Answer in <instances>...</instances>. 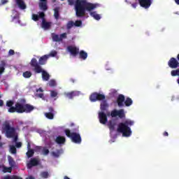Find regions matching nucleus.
<instances>
[{
	"label": "nucleus",
	"instance_id": "5",
	"mask_svg": "<svg viewBox=\"0 0 179 179\" xmlns=\"http://www.w3.org/2000/svg\"><path fill=\"white\" fill-rule=\"evenodd\" d=\"M79 132V127L73 129L72 132L69 129H66L64 130V133L67 138H70L71 141L73 143L80 144L82 143V137L80 136V134Z\"/></svg>",
	"mask_w": 179,
	"mask_h": 179
},
{
	"label": "nucleus",
	"instance_id": "19",
	"mask_svg": "<svg viewBox=\"0 0 179 179\" xmlns=\"http://www.w3.org/2000/svg\"><path fill=\"white\" fill-rule=\"evenodd\" d=\"M79 93H80L79 92L72 91L71 92H65L64 95L68 99H73V97H75L76 96H79Z\"/></svg>",
	"mask_w": 179,
	"mask_h": 179
},
{
	"label": "nucleus",
	"instance_id": "64",
	"mask_svg": "<svg viewBox=\"0 0 179 179\" xmlns=\"http://www.w3.org/2000/svg\"><path fill=\"white\" fill-rule=\"evenodd\" d=\"M61 1H64V0H61Z\"/></svg>",
	"mask_w": 179,
	"mask_h": 179
},
{
	"label": "nucleus",
	"instance_id": "51",
	"mask_svg": "<svg viewBox=\"0 0 179 179\" xmlns=\"http://www.w3.org/2000/svg\"><path fill=\"white\" fill-rule=\"evenodd\" d=\"M132 8H134V9L136 8V7L138 6V3H134L131 4Z\"/></svg>",
	"mask_w": 179,
	"mask_h": 179
},
{
	"label": "nucleus",
	"instance_id": "61",
	"mask_svg": "<svg viewBox=\"0 0 179 179\" xmlns=\"http://www.w3.org/2000/svg\"><path fill=\"white\" fill-rule=\"evenodd\" d=\"M74 124L73 123H71V127H73Z\"/></svg>",
	"mask_w": 179,
	"mask_h": 179
},
{
	"label": "nucleus",
	"instance_id": "12",
	"mask_svg": "<svg viewBox=\"0 0 179 179\" xmlns=\"http://www.w3.org/2000/svg\"><path fill=\"white\" fill-rule=\"evenodd\" d=\"M168 65L169 68L176 69V68H178L179 62L176 58L171 57L168 62Z\"/></svg>",
	"mask_w": 179,
	"mask_h": 179
},
{
	"label": "nucleus",
	"instance_id": "58",
	"mask_svg": "<svg viewBox=\"0 0 179 179\" xmlns=\"http://www.w3.org/2000/svg\"><path fill=\"white\" fill-rule=\"evenodd\" d=\"M27 148H28L29 150H30V143H28Z\"/></svg>",
	"mask_w": 179,
	"mask_h": 179
},
{
	"label": "nucleus",
	"instance_id": "38",
	"mask_svg": "<svg viewBox=\"0 0 179 179\" xmlns=\"http://www.w3.org/2000/svg\"><path fill=\"white\" fill-rule=\"evenodd\" d=\"M10 150L13 155H16L17 150H16V147H15V145H11L10 148Z\"/></svg>",
	"mask_w": 179,
	"mask_h": 179
},
{
	"label": "nucleus",
	"instance_id": "63",
	"mask_svg": "<svg viewBox=\"0 0 179 179\" xmlns=\"http://www.w3.org/2000/svg\"><path fill=\"white\" fill-rule=\"evenodd\" d=\"M1 97H2V96L0 95V99H1Z\"/></svg>",
	"mask_w": 179,
	"mask_h": 179
},
{
	"label": "nucleus",
	"instance_id": "46",
	"mask_svg": "<svg viewBox=\"0 0 179 179\" xmlns=\"http://www.w3.org/2000/svg\"><path fill=\"white\" fill-rule=\"evenodd\" d=\"M50 55V57H56L57 56V51L55 50H53L52 51L50 55Z\"/></svg>",
	"mask_w": 179,
	"mask_h": 179
},
{
	"label": "nucleus",
	"instance_id": "15",
	"mask_svg": "<svg viewBox=\"0 0 179 179\" xmlns=\"http://www.w3.org/2000/svg\"><path fill=\"white\" fill-rule=\"evenodd\" d=\"M118 107H124L125 96L123 94H119L116 99Z\"/></svg>",
	"mask_w": 179,
	"mask_h": 179
},
{
	"label": "nucleus",
	"instance_id": "24",
	"mask_svg": "<svg viewBox=\"0 0 179 179\" xmlns=\"http://www.w3.org/2000/svg\"><path fill=\"white\" fill-rule=\"evenodd\" d=\"M16 3L18 5L20 9H26V4L23 0H16Z\"/></svg>",
	"mask_w": 179,
	"mask_h": 179
},
{
	"label": "nucleus",
	"instance_id": "9",
	"mask_svg": "<svg viewBox=\"0 0 179 179\" xmlns=\"http://www.w3.org/2000/svg\"><path fill=\"white\" fill-rule=\"evenodd\" d=\"M110 117H112V118H115V117H119L120 119L125 118V111L124 109H114L110 112Z\"/></svg>",
	"mask_w": 179,
	"mask_h": 179
},
{
	"label": "nucleus",
	"instance_id": "33",
	"mask_svg": "<svg viewBox=\"0 0 179 179\" xmlns=\"http://www.w3.org/2000/svg\"><path fill=\"white\" fill-rule=\"evenodd\" d=\"M27 156L28 158L33 157V156H34V150H28Z\"/></svg>",
	"mask_w": 179,
	"mask_h": 179
},
{
	"label": "nucleus",
	"instance_id": "47",
	"mask_svg": "<svg viewBox=\"0 0 179 179\" xmlns=\"http://www.w3.org/2000/svg\"><path fill=\"white\" fill-rule=\"evenodd\" d=\"M36 97H39V99H43V100H44V94L43 93L36 94Z\"/></svg>",
	"mask_w": 179,
	"mask_h": 179
},
{
	"label": "nucleus",
	"instance_id": "52",
	"mask_svg": "<svg viewBox=\"0 0 179 179\" xmlns=\"http://www.w3.org/2000/svg\"><path fill=\"white\" fill-rule=\"evenodd\" d=\"M49 113H54V108L53 107H50L49 108Z\"/></svg>",
	"mask_w": 179,
	"mask_h": 179
},
{
	"label": "nucleus",
	"instance_id": "36",
	"mask_svg": "<svg viewBox=\"0 0 179 179\" xmlns=\"http://www.w3.org/2000/svg\"><path fill=\"white\" fill-rule=\"evenodd\" d=\"M58 96V92L55 90L50 91V97L54 99V97H57Z\"/></svg>",
	"mask_w": 179,
	"mask_h": 179
},
{
	"label": "nucleus",
	"instance_id": "35",
	"mask_svg": "<svg viewBox=\"0 0 179 179\" xmlns=\"http://www.w3.org/2000/svg\"><path fill=\"white\" fill-rule=\"evenodd\" d=\"M49 86L50 87H55V86H57V82L55 81V80H50L49 81Z\"/></svg>",
	"mask_w": 179,
	"mask_h": 179
},
{
	"label": "nucleus",
	"instance_id": "11",
	"mask_svg": "<svg viewBox=\"0 0 179 179\" xmlns=\"http://www.w3.org/2000/svg\"><path fill=\"white\" fill-rule=\"evenodd\" d=\"M40 165V159L37 158H31L29 162L27 164V169H33Z\"/></svg>",
	"mask_w": 179,
	"mask_h": 179
},
{
	"label": "nucleus",
	"instance_id": "7",
	"mask_svg": "<svg viewBox=\"0 0 179 179\" xmlns=\"http://www.w3.org/2000/svg\"><path fill=\"white\" fill-rule=\"evenodd\" d=\"M3 129L5 131V135L6 138H12L13 136H15V134H17L16 132V129L15 127H13L10 126V124L9 122H6L3 124Z\"/></svg>",
	"mask_w": 179,
	"mask_h": 179
},
{
	"label": "nucleus",
	"instance_id": "41",
	"mask_svg": "<svg viewBox=\"0 0 179 179\" xmlns=\"http://www.w3.org/2000/svg\"><path fill=\"white\" fill-rule=\"evenodd\" d=\"M50 153V150L47 149V148H43V155H44L45 156H47V155H48Z\"/></svg>",
	"mask_w": 179,
	"mask_h": 179
},
{
	"label": "nucleus",
	"instance_id": "49",
	"mask_svg": "<svg viewBox=\"0 0 179 179\" xmlns=\"http://www.w3.org/2000/svg\"><path fill=\"white\" fill-rule=\"evenodd\" d=\"M35 149H36V152H40L43 149V147H41V146H36L35 148Z\"/></svg>",
	"mask_w": 179,
	"mask_h": 179
},
{
	"label": "nucleus",
	"instance_id": "13",
	"mask_svg": "<svg viewBox=\"0 0 179 179\" xmlns=\"http://www.w3.org/2000/svg\"><path fill=\"white\" fill-rule=\"evenodd\" d=\"M138 3L141 8L149 9L150 5H152V0H138Z\"/></svg>",
	"mask_w": 179,
	"mask_h": 179
},
{
	"label": "nucleus",
	"instance_id": "14",
	"mask_svg": "<svg viewBox=\"0 0 179 179\" xmlns=\"http://www.w3.org/2000/svg\"><path fill=\"white\" fill-rule=\"evenodd\" d=\"M67 51L73 55V57H76L79 54V48H77L76 46L69 45L67 47Z\"/></svg>",
	"mask_w": 179,
	"mask_h": 179
},
{
	"label": "nucleus",
	"instance_id": "22",
	"mask_svg": "<svg viewBox=\"0 0 179 179\" xmlns=\"http://www.w3.org/2000/svg\"><path fill=\"white\" fill-rule=\"evenodd\" d=\"M117 125V123L114 120H109L108 122V127L112 132L113 131H115V126Z\"/></svg>",
	"mask_w": 179,
	"mask_h": 179
},
{
	"label": "nucleus",
	"instance_id": "40",
	"mask_svg": "<svg viewBox=\"0 0 179 179\" xmlns=\"http://www.w3.org/2000/svg\"><path fill=\"white\" fill-rule=\"evenodd\" d=\"M73 26H75V22H73V21H70L68 22L67 24V29H72V27H73Z\"/></svg>",
	"mask_w": 179,
	"mask_h": 179
},
{
	"label": "nucleus",
	"instance_id": "60",
	"mask_svg": "<svg viewBox=\"0 0 179 179\" xmlns=\"http://www.w3.org/2000/svg\"><path fill=\"white\" fill-rule=\"evenodd\" d=\"M28 179H34V178H33V176H29Z\"/></svg>",
	"mask_w": 179,
	"mask_h": 179
},
{
	"label": "nucleus",
	"instance_id": "23",
	"mask_svg": "<svg viewBox=\"0 0 179 179\" xmlns=\"http://www.w3.org/2000/svg\"><path fill=\"white\" fill-rule=\"evenodd\" d=\"M79 57L78 58L80 59H83V61H85V59H87V52H86L85 50H80L78 52Z\"/></svg>",
	"mask_w": 179,
	"mask_h": 179
},
{
	"label": "nucleus",
	"instance_id": "21",
	"mask_svg": "<svg viewBox=\"0 0 179 179\" xmlns=\"http://www.w3.org/2000/svg\"><path fill=\"white\" fill-rule=\"evenodd\" d=\"M55 142L57 145H64L66 142V138L62 136H58L55 139Z\"/></svg>",
	"mask_w": 179,
	"mask_h": 179
},
{
	"label": "nucleus",
	"instance_id": "3",
	"mask_svg": "<svg viewBox=\"0 0 179 179\" xmlns=\"http://www.w3.org/2000/svg\"><path fill=\"white\" fill-rule=\"evenodd\" d=\"M29 64L31 68H33L32 71H34L35 73H42L43 80H45L46 82L50 80V74L38 64L37 59L32 58Z\"/></svg>",
	"mask_w": 179,
	"mask_h": 179
},
{
	"label": "nucleus",
	"instance_id": "30",
	"mask_svg": "<svg viewBox=\"0 0 179 179\" xmlns=\"http://www.w3.org/2000/svg\"><path fill=\"white\" fill-rule=\"evenodd\" d=\"M19 14L15 13V15L13 16L12 22H15V23H20Z\"/></svg>",
	"mask_w": 179,
	"mask_h": 179
},
{
	"label": "nucleus",
	"instance_id": "53",
	"mask_svg": "<svg viewBox=\"0 0 179 179\" xmlns=\"http://www.w3.org/2000/svg\"><path fill=\"white\" fill-rule=\"evenodd\" d=\"M37 93H38V92H41V93H43V92H44V90H43V88L40 87L38 90H36Z\"/></svg>",
	"mask_w": 179,
	"mask_h": 179
},
{
	"label": "nucleus",
	"instance_id": "31",
	"mask_svg": "<svg viewBox=\"0 0 179 179\" xmlns=\"http://www.w3.org/2000/svg\"><path fill=\"white\" fill-rule=\"evenodd\" d=\"M22 76L25 78V79H29V78H31V71H24L22 73Z\"/></svg>",
	"mask_w": 179,
	"mask_h": 179
},
{
	"label": "nucleus",
	"instance_id": "8",
	"mask_svg": "<svg viewBox=\"0 0 179 179\" xmlns=\"http://www.w3.org/2000/svg\"><path fill=\"white\" fill-rule=\"evenodd\" d=\"M90 100L92 103H96V101H107V100H106V95L99 92H93L91 94Z\"/></svg>",
	"mask_w": 179,
	"mask_h": 179
},
{
	"label": "nucleus",
	"instance_id": "26",
	"mask_svg": "<svg viewBox=\"0 0 179 179\" xmlns=\"http://www.w3.org/2000/svg\"><path fill=\"white\" fill-rule=\"evenodd\" d=\"M8 160L10 167H14L15 166L16 162H15V159H13V157H12L10 155L8 156Z\"/></svg>",
	"mask_w": 179,
	"mask_h": 179
},
{
	"label": "nucleus",
	"instance_id": "56",
	"mask_svg": "<svg viewBox=\"0 0 179 179\" xmlns=\"http://www.w3.org/2000/svg\"><path fill=\"white\" fill-rule=\"evenodd\" d=\"M2 106H3V101L0 99V107H2Z\"/></svg>",
	"mask_w": 179,
	"mask_h": 179
},
{
	"label": "nucleus",
	"instance_id": "2",
	"mask_svg": "<svg viewBox=\"0 0 179 179\" xmlns=\"http://www.w3.org/2000/svg\"><path fill=\"white\" fill-rule=\"evenodd\" d=\"M13 101H6V106L10 107L8 110V113H17L18 114H23V113H26V114H29L34 110L33 105L26 103V99H21L20 102H17L15 106H13Z\"/></svg>",
	"mask_w": 179,
	"mask_h": 179
},
{
	"label": "nucleus",
	"instance_id": "28",
	"mask_svg": "<svg viewBox=\"0 0 179 179\" xmlns=\"http://www.w3.org/2000/svg\"><path fill=\"white\" fill-rule=\"evenodd\" d=\"M90 16L94 17V19H95V20H100V19H101V17L100 16V15L96 14V11L91 12Z\"/></svg>",
	"mask_w": 179,
	"mask_h": 179
},
{
	"label": "nucleus",
	"instance_id": "20",
	"mask_svg": "<svg viewBox=\"0 0 179 179\" xmlns=\"http://www.w3.org/2000/svg\"><path fill=\"white\" fill-rule=\"evenodd\" d=\"M41 2L39 3V8L41 10H43L45 12L48 9V6H47V0H40Z\"/></svg>",
	"mask_w": 179,
	"mask_h": 179
},
{
	"label": "nucleus",
	"instance_id": "42",
	"mask_svg": "<svg viewBox=\"0 0 179 179\" xmlns=\"http://www.w3.org/2000/svg\"><path fill=\"white\" fill-rule=\"evenodd\" d=\"M74 26H76V27H80V26H82V21L76 20L74 23Z\"/></svg>",
	"mask_w": 179,
	"mask_h": 179
},
{
	"label": "nucleus",
	"instance_id": "48",
	"mask_svg": "<svg viewBox=\"0 0 179 179\" xmlns=\"http://www.w3.org/2000/svg\"><path fill=\"white\" fill-rule=\"evenodd\" d=\"M15 148H22V142H16Z\"/></svg>",
	"mask_w": 179,
	"mask_h": 179
},
{
	"label": "nucleus",
	"instance_id": "50",
	"mask_svg": "<svg viewBox=\"0 0 179 179\" xmlns=\"http://www.w3.org/2000/svg\"><path fill=\"white\" fill-rule=\"evenodd\" d=\"M8 55H15V50L10 49V50L8 51Z\"/></svg>",
	"mask_w": 179,
	"mask_h": 179
},
{
	"label": "nucleus",
	"instance_id": "34",
	"mask_svg": "<svg viewBox=\"0 0 179 179\" xmlns=\"http://www.w3.org/2000/svg\"><path fill=\"white\" fill-rule=\"evenodd\" d=\"M12 166H10V167H6V166H4L3 168V173H12Z\"/></svg>",
	"mask_w": 179,
	"mask_h": 179
},
{
	"label": "nucleus",
	"instance_id": "57",
	"mask_svg": "<svg viewBox=\"0 0 179 179\" xmlns=\"http://www.w3.org/2000/svg\"><path fill=\"white\" fill-rule=\"evenodd\" d=\"M175 2L177 5H179V0H175Z\"/></svg>",
	"mask_w": 179,
	"mask_h": 179
},
{
	"label": "nucleus",
	"instance_id": "45",
	"mask_svg": "<svg viewBox=\"0 0 179 179\" xmlns=\"http://www.w3.org/2000/svg\"><path fill=\"white\" fill-rule=\"evenodd\" d=\"M41 176L43 178H48V172H42L41 173Z\"/></svg>",
	"mask_w": 179,
	"mask_h": 179
},
{
	"label": "nucleus",
	"instance_id": "54",
	"mask_svg": "<svg viewBox=\"0 0 179 179\" xmlns=\"http://www.w3.org/2000/svg\"><path fill=\"white\" fill-rule=\"evenodd\" d=\"M2 5H5V3H8V0H1Z\"/></svg>",
	"mask_w": 179,
	"mask_h": 179
},
{
	"label": "nucleus",
	"instance_id": "1",
	"mask_svg": "<svg viewBox=\"0 0 179 179\" xmlns=\"http://www.w3.org/2000/svg\"><path fill=\"white\" fill-rule=\"evenodd\" d=\"M68 3L70 6L75 5L76 14L78 17L85 16L86 10L90 12L96 9V4L89 3L86 0H68Z\"/></svg>",
	"mask_w": 179,
	"mask_h": 179
},
{
	"label": "nucleus",
	"instance_id": "32",
	"mask_svg": "<svg viewBox=\"0 0 179 179\" xmlns=\"http://www.w3.org/2000/svg\"><path fill=\"white\" fill-rule=\"evenodd\" d=\"M45 116L48 120H54V113H49V112L48 113H45Z\"/></svg>",
	"mask_w": 179,
	"mask_h": 179
},
{
	"label": "nucleus",
	"instance_id": "59",
	"mask_svg": "<svg viewBox=\"0 0 179 179\" xmlns=\"http://www.w3.org/2000/svg\"><path fill=\"white\" fill-rule=\"evenodd\" d=\"M3 146V143L0 142V148H2Z\"/></svg>",
	"mask_w": 179,
	"mask_h": 179
},
{
	"label": "nucleus",
	"instance_id": "29",
	"mask_svg": "<svg viewBox=\"0 0 179 179\" xmlns=\"http://www.w3.org/2000/svg\"><path fill=\"white\" fill-rule=\"evenodd\" d=\"M54 16H55V19H59V8L57 7L54 9Z\"/></svg>",
	"mask_w": 179,
	"mask_h": 179
},
{
	"label": "nucleus",
	"instance_id": "55",
	"mask_svg": "<svg viewBox=\"0 0 179 179\" xmlns=\"http://www.w3.org/2000/svg\"><path fill=\"white\" fill-rule=\"evenodd\" d=\"M163 136H169V132L164 131V132L163 133Z\"/></svg>",
	"mask_w": 179,
	"mask_h": 179
},
{
	"label": "nucleus",
	"instance_id": "62",
	"mask_svg": "<svg viewBox=\"0 0 179 179\" xmlns=\"http://www.w3.org/2000/svg\"><path fill=\"white\" fill-rule=\"evenodd\" d=\"M2 139V137L1 136V135H0V141Z\"/></svg>",
	"mask_w": 179,
	"mask_h": 179
},
{
	"label": "nucleus",
	"instance_id": "4",
	"mask_svg": "<svg viewBox=\"0 0 179 179\" xmlns=\"http://www.w3.org/2000/svg\"><path fill=\"white\" fill-rule=\"evenodd\" d=\"M134 122L131 120H127L124 122H121L118 124L117 132L122 134L123 136H131L132 131H131V127L134 125Z\"/></svg>",
	"mask_w": 179,
	"mask_h": 179
},
{
	"label": "nucleus",
	"instance_id": "25",
	"mask_svg": "<svg viewBox=\"0 0 179 179\" xmlns=\"http://www.w3.org/2000/svg\"><path fill=\"white\" fill-rule=\"evenodd\" d=\"M5 66H6V62L2 60L0 63V75H2L5 72Z\"/></svg>",
	"mask_w": 179,
	"mask_h": 179
},
{
	"label": "nucleus",
	"instance_id": "18",
	"mask_svg": "<svg viewBox=\"0 0 179 179\" xmlns=\"http://www.w3.org/2000/svg\"><path fill=\"white\" fill-rule=\"evenodd\" d=\"M41 27L43 30H49V29H51V22L45 21V17L42 19Z\"/></svg>",
	"mask_w": 179,
	"mask_h": 179
},
{
	"label": "nucleus",
	"instance_id": "6",
	"mask_svg": "<svg viewBox=\"0 0 179 179\" xmlns=\"http://www.w3.org/2000/svg\"><path fill=\"white\" fill-rule=\"evenodd\" d=\"M108 107H110V104H108L107 101H103L101 102L100 110L101 112L99 113V118L100 124H103V125L107 124L108 122L107 115L104 113V111H107V110H108Z\"/></svg>",
	"mask_w": 179,
	"mask_h": 179
},
{
	"label": "nucleus",
	"instance_id": "16",
	"mask_svg": "<svg viewBox=\"0 0 179 179\" xmlns=\"http://www.w3.org/2000/svg\"><path fill=\"white\" fill-rule=\"evenodd\" d=\"M44 17H45V14L44 13V12H39L38 15L36 14H32V20H34V22H38L39 19H44Z\"/></svg>",
	"mask_w": 179,
	"mask_h": 179
},
{
	"label": "nucleus",
	"instance_id": "39",
	"mask_svg": "<svg viewBox=\"0 0 179 179\" xmlns=\"http://www.w3.org/2000/svg\"><path fill=\"white\" fill-rule=\"evenodd\" d=\"M3 179H22V178H20L18 176H13L12 177L7 176L4 177Z\"/></svg>",
	"mask_w": 179,
	"mask_h": 179
},
{
	"label": "nucleus",
	"instance_id": "44",
	"mask_svg": "<svg viewBox=\"0 0 179 179\" xmlns=\"http://www.w3.org/2000/svg\"><path fill=\"white\" fill-rule=\"evenodd\" d=\"M13 139V142H15L16 143V142H17L19 137L17 136V133H15L14 136L11 137Z\"/></svg>",
	"mask_w": 179,
	"mask_h": 179
},
{
	"label": "nucleus",
	"instance_id": "27",
	"mask_svg": "<svg viewBox=\"0 0 179 179\" xmlns=\"http://www.w3.org/2000/svg\"><path fill=\"white\" fill-rule=\"evenodd\" d=\"M134 101H132V99L127 97L126 99H124V106L126 107H130V106H132V103Z\"/></svg>",
	"mask_w": 179,
	"mask_h": 179
},
{
	"label": "nucleus",
	"instance_id": "10",
	"mask_svg": "<svg viewBox=\"0 0 179 179\" xmlns=\"http://www.w3.org/2000/svg\"><path fill=\"white\" fill-rule=\"evenodd\" d=\"M51 37L52 39V41H55V43H61L64 40V38H67L66 33H63L60 35H58L55 33H52Z\"/></svg>",
	"mask_w": 179,
	"mask_h": 179
},
{
	"label": "nucleus",
	"instance_id": "37",
	"mask_svg": "<svg viewBox=\"0 0 179 179\" xmlns=\"http://www.w3.org/2000/svg\"><path fill=\"white\" fill-rule=\"evenodd\" d=\"M171 76H179V69L171 71Z\"/></svg>",
	"mask_w": 179,
	"mask_h": 179
},
{
	"label": "nucleus",
	"instance_id": "17",
	"mask_svg": "<svg viewBox=\"0 0 179 179\" xmlns=\"http://www.w3.org/2000/svg\"><path fill=\"white\" fill-rule=\"evenodd\" d=\"M50 58V55H45L42 57H41L38 59V64L39 66H41V65H45L47 64V61H48Z\"/></svg>",
	"mask_w": 179,
	"mask_h": 179
},
{
	"label": "nucleus",
	"instance_id": "43",
	"mask_svg": "<svg viewBox=\"0 0 179 179\" xmlns=\"http://www.w3.org/2000/svg\"><path fill=\"white\" fill-rule=\"evenodd\" d=\"M52 156H54V157H58L59 155H61V152H59V150H57V152H52Z\"/></svg>",
	"mask_w": 179,
	"mask_h": 179
}]
</instances>
